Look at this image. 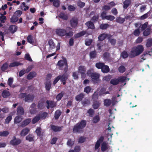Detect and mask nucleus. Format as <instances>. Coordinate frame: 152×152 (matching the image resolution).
Returning <instances> with one entry per match:
<instances>
[{
	"label": "nucleus",
	"mask_w": 152,
	"mask_h": 152,
	"mask_svg": "<svg viewBox=\"0 0 152 152\" xmlns=\"http://www.w3.org/2000/svg\"><path fill=\"white\" fill-rule=\"evenodd\" d=\"M66 29L69 30L70 31L67 32L65 29L59 28L55 29V32L57 35L61 37L65 36L67 37L72 36L73 34V32L71 31L72 28L70 27H67L66 28Z\"/></svg>",
	"instance_id": "nucleus-1"
},
{
	"label": "nucleus",
	"mask_w": 152,
	"mask_h": 152,
	"mask_svg": "<svg viewBox=\"0 0 152 152\" xmlns=\"http://www.w3.org/2000/svg\"><path fill=\"white\" fill-rule=\"evenodd\" d=\"M144 49L142 45H139L133 47L130 52V56L131 57H134L139 55L143 52Z\"/></svg>",
	"instance_id": "nucleus-2"
},
{
	"label": "nucleus",
	"mask_w": 152,
	"mask_h": 152,
	"mask_svg": "<svg viewBox=\"0 0 152 152\" xmlns=\"http://www.w3.org/2000/svg\"><path fill=\"white\" fill-rule=\"evenodd\" d=\"M86 124V121H82L80 123L76 124L74 127L73 132L76 133L80 132V129L84 128Z\"/></svg>",
	"instance_id": "nucleus-3"
},
{
	"label": "nucleus",
	"mask_w": 152,
	"mask_h": 152,
	"mask_svg": "<svg viewBox=\"0 0 152 152\" xmlns=\"http://www.w3.org/2000/svg\"><path fill=\"white\" fill-rule=\"evenodd\" d=\"M78 72L80 73L81 74V77L83 79L85 77V72L86 70V67L84 66H80L78 68Z\"/></svg>",
	"instance_id": "nucleus-4"
},
{
	"label": "nucleus",
	"mask_w": 152,
	"mask_h": 152,
	"mask_svg": "<svg viewBox=\"0 0 152 152\" xmlns=\"http://www.w3.org/2000/svg\"><path fill=\"white\" fill-rule=\"evenodd\" d=\"M57 65L60 68H62L64 65H65L66 66L65 69L67 70V69L68 65L66 60L64 58H63L62 60L59 61L58 62Z\"/></svg>",
	"instance_id": "nucleus-5"
},
{
	"label": "nucleus",
	"mask_w": 152,
	"mask_h": 152,
	"mask_svg": "<svg viewBox=\"0 0 152 152\" xmlns=\"http://www.w3.org/2000/svg\"><path fill=\"white\" fill-rule=\"evenodd\" d=\"M21 142V140L19 139L16 138L15 137H14L10 141V143L13 145H16L20 144Z\"/></svg>",
	"instance_id": "nucleus-6"
},
{
	"label": "nucleus",
	"mask_w": 152,
	"mask_h": 152,
	"mask_svg": "<svg viewBox=\"0 0 152 152\" xmlns=\"http://www.w3.org/2000/svg\"><path fill=\"white\" fill-rule=\"evenodd\" d=\"M91 77L93 82L97 83L99 81V75L96 73H93L91 74Z\"/></svg>",
	"instance_id": "nucleus-7"
},
{
	"label": "nucleus",
	"mask_w": 152,
	"mask_h": 152,
	"mask_svg": "<svg viewBox=\"0 0 152 152\" xmlns=\"http://www.w3.org/2000/svg\"><path fill=\"white\" fill-rule=\"evenodd\" d=\"M27 42L33 45L35 41L34 37L31 35H29L27 37Z\"/></svg>",
	"instance_id": "nucleus-8"
},
{
	"label": "nucleus",
	"mask_w": 152,
	"mask_h": 152,
	"mask_svg": "<svg viewBox=\"0 0 152 152\" xmlns=\"http://www.w3.org/2000/svg\"><path fill=\"white\" fill-rule=\"evenodd\" d=\"M70 22L71 26L73 28H75L77 24L78 20L76 18H73Z\"/></svg>",
	"instance_id": "nucleus-9"
},
{
	"label": "nucleus",
	"mask_w": 152,
	"mask_h": 152,
	"mask_svg": "<svg viewBox=\"0 0 152 152\" xmlns=\"http://www.w3.org/2000/svg\"><path fill=\"white\" fill-rule=\"evenodd\" d=\"M46 102L48 105L47 106V107L48 109H49L50 107L53 108L56 105V103L53 101H47Z\"/></svg>",
	"instance_id": "nucleus-10"
},
{
	"label": "nucleus",
	"mask_w": 152,
	"mask_h": 152,
	"mask_svg": "<svg viewBox=\"0 0 152 152\" xmlns=\"http://www.w3.org/2000/svg\"><path fill=\"white\" fill-rule=\"evenodd\" d=\"M103 137H101L97 140L95 145V150L98 149L100 145V144L103 141Z\"/></svg>",
	"instance_id": "nucleus-11"
},
{
	"label": "nucleus",
	"mask_w": 152,
	"mask_h": 152,
	"mask_svg": "<svg viewBox=\"0 0 152 152\" xmlns=\"http://www.w3.org/2000/svg\"><path fill=\"white\" fill-rule=\"evenodd\" d=\"M30 129L28 128H26L23 129L21 131L20 135L22 136H24L29 132Z\"/></svg>",
	"instance_id": "nucleus-12"
},
{
	"label": "nucleus",
	"mask_w": 152,
	"mask_h": 152,
	"mask_svg": "<svg viewBox=\"0 0 152 152\" xmlns=\"http://www.w3.org/2000/svg\"><path fill=\"white\" fill-rule=\"evenodd\" d=\"M34 98V96L33 95H28L26 96L25 98V102H30L32 101Z\"/></svg>",
	"instance_id": "nucleus-13"
},
{
	"label": "nucleus",
	"mask_w": 152,
	"mask_h": 152,
	"mask_svg": "<svg viewBox=\"0 0 152 152\" xmlns=\"http://www.w3.org/2000/svg\"><path fill=\"white\" fill-rule=\"evenodd\" d=\"M97 46L98 47V49L99 52H100L102 50L105 49V45H103L101 42L98 43L97 44Z\"/></svg>",
	"instance_id": "nucleus-14"
},
{
	"label": "nucleus",
	"mask_w": 152,
	"mask_h": 152,
	"mask_svg": "<svg viewBox=\"0 0 152 152\" xmlns=\"http://www.w3.org/2000/svg\"><path fill=\"white\" fill-rule=\"evenodd\" d=\"M35 106L36 105L35 104H33L30 107L29 110L30 113L31 114H34L35 113Z\"/></svg>",
	"instance_id": "nucleus-15"
},
{
	"label": "nucleus",
	"mask_w": 152,
	"mask_h": 152,
	"mask_svg": "<svg viewBox=\"0 0 152 152\" xmlns=\"http://www.w3.org/2000/svg\"><path fill=\"white\" fill-rule=\"evenodd\" d=\"M107 37V34H101L98 37L99 40L102 41L106 37Z\"/></svg>",
	"instance_id": "nucleus-16"
},
{
	"label": "nucleus",
	"mask_w": 152,
	"mask_h": 152,
	"mask_svg": "<svg viewBox=\"0 0 152 152\" xmlns=\"http://www.w3.org/2000/svg\"><path fill=\"white\" fill-rule=\"evenodd\" d=\"M36 75V73L35 72H32L29 73L27 75V78L28 80L32 79Z\"/></svg>",
	"instance_id": "nucleus-17"
},
{
	"label": "nucleus",
	"mask_w": 152,
	"mask_h": 152,
	"mask_svg": "<svg viewBox=\"0 0 152 152\" xmlns=\"http://www.w3.org/2000/svg\"><path fill=\"white\" fill-rule=\"evenodd\" d=\"M151 29L149 27H148L143 32V35L146 36L149 35L151 33Z\"/></svg>",
	"instance_id": "nucleus-18"
},
{
	"label": "nucleus",
	"mask_w": 152,
	"mask_h": 152,
	"mask_svg": "<svg viewBox=\"0 0 152 152\" xmlns=\"http://www.w3.org/2000/svg\"><path fill=\"white\" fill-rule=\"evenodd\" d=\"M48 44L49 45V50H51L55 48V45L52 40L49 41Z\"/></svg>",
	"instance_id": "nucleus-19"
},
{
	"label": "nucleus",
	"mask_w": 152,
	"mask_h": 152,
	"mask_svg": "<svg viewBox=\"0 0 152 152\" xmlns=\"http://www.w3.org/2000/svg\"><path fill=\"white\" fill-rule=\"evenodd\" d=\"M40 119V115H37L35 117L32 121V123L33 124H34L37 122Z\"/></svg>",
	"instance_id": "nucleus-20"
},
{
	"label": "nucleus",
	"mask_w": 152,
	"mask_h": 152,
	"mask_svg": "<svg viewBox=\"0 0 152 152\" xmlns=\"http://www.w3.org/2000/svg\"><path fill=\"white\" fill-rule=\"evenodd\" d=\"M24 111L23 108L21 107H19L18 108L17 113L18 115L24 114Z\"/></svg>",
	"instance_id": "nucleus-21"
},
{
	"label": "nucleus",
	"mask_w": 152,
	"mask_h": 152,
	"mask_svg": "<svg viewBox=\"0 0 152 152\" xmlns=\"http://www.w3.org/2000/svg\"><path fill=\"white\" fill-rule=\"evenodd\" d=\"M23 118L21 116H18L15 117L14 119V123L18 124L20 123L22 120Z\"/></svg>",
	"instance_id": "nucleus-22"
},
{
	"label": "nucleus",
	"mask_w": 152,
	"mask_h": 152,
	"mask_svg": "<svg viewBox=\"0 0 152 152\" xmlns=\"http://www.w3.org/2000/svg\"><path fill=\"white\" fill-rule=\"evenodd\" d=\"M61 76L60 78V80L63 83V84L64 85L66 84V80L67 79V77L65 75H63L62 76L60 75Z\"/></svg>",
	"instance_id": "nucleus-23"
},
{
	"label": "nucleus",
	"mask_w": 152,
	"mask_h": 152,
	"mask_svg": "<svg viewBox=\"0 0 152 152\" xmlns=\"http://www.w3.org/2000/svg\"><path fill=\"white\" fill-rule=\"evenodd\" d=\"M86 24L89 28L92 29L94 28V24L91 21H88L86 23Z\"/></svg>",
	"instance_id": "nucleus-24"
},
{
	"label": "nucleus",
	"mask_w": 152,
	"mask_h": 152,
	"mask_svg": "<svg viewBox=\"0 0 152 152\" xmlns=\"http://www.w3.org/2000/svg\"><path fill=\"white\" fill-rule=\"evenodd\" d=\"M34 137L32 134H29L26 137V140L29 142L33 141L34 140Z\"/></svg>",
	"instance_id": "nucleus-25"
},
{
	"label": "nucleus",
	"mask_w": 152,
	"mask_h": 152,
	"mask_svg": "<svg viewBox=\"0 0 152 152\" xmlns=\"http://www.w3.org/2000/svg\"><path fill=\"white\" fill-rule=\"evenodd\" d=\"M9 134V132L8 131H5L0 132V136L6 137Z\"/></svg>",
	"instance_id": "nucleus-26"
},
{
	"label": "nucleus",
	"mask_w": 152,
	"mask_h": 152,
	"mask_svg": "<svg viewBox=\"0 0 152 152\" xmlns=\"http://www.w3.org/2000/svg\"><path fill=\"white\" fill-rule=\"evenodd\" d=\"M101 70L103 73H107L109 71V68L108 66L104 65Z\"/></svg>",
	"instance_id": "nucleus-27"
},
{
	"label": "nucleus",
	"mask_w": 152,
	"mask_h": 152,
	"mask_svg": "<svg viewBox=\"0 0 152 152\" xmlns=\"http://www.w3.org/2000/svg\"><path fill=\"white\" fill-rule=\"evenodd\" d=\"M146 46L147 47L152 46V39L150 38L147 40Z\"/></svg>",
	"instance_id": "nucleus-28"
},
{
	"label": "nucleus",
	"mask_w": 152,
	"mask_h": 152,
	"mask_svg": "<svg viewBox=\"0 0 152 152\" xmlns=\"http://www.w3.org/2000/svg\"><path fill=\"white\" fill-rule=\"evenodd\" d=\"M31 119L28 118L25 120L22 123V125L23 126H25L28 124L31 121Z\"/></svg>",
	"instance_id": "nucleus-29"
},
{
	"label": "nucleus",
	"mask_w": 152,
	"mask_h": 152,
	"mask_svg": "<svg viewBox=\"0 0 152 152\" xmlns=\"http://www.w3.org/2000/svg\"><path fill=\"white\" fill-rule=\"evenodd\" d=\"M10 94L8 90H4L2 94V95L4 97H7L9 96Z\"/></svg>",
	"instance_id": "nucleus-30"
},
{
	"label": "nucleus",
	"mask_w": 152,
	"mask_h": 152,
	"mask_svg": "<svg viewBox=\"0 0 152 152\" xmlns=\"http://www.w3.org/2000/svg\"><path fill=\"white\" fill-rule=\"evenodd\" d=\"M100 120L99 116V115H96L93 118L92 120L93 123H96L99 122Z\"/></svg>",
	"instance_id": "nucleus-31"
},
{
	"label": "nucleus",
	"mask_w": 152,
	"mask_h": 152,
	"mask_svg": "<svg viewBox=\"0 0 152 152\" xmlns=\"http://www.w3.org/2000/svg\"><path fill=\"white\" fill-rule=\"evenodd\" d=\"M108 148L107 144L105 142H103L102 145L101 150L102 151H105Z\"/></svg>",
	"instance_id": "nucleus-32"
},
{
	"label": "nucleus",
	"mask_w": 152,
	"mask_h": 152,
	"mask_svg": "<svg viewBox=\"0 0 152 152\" xmlns=\"http://www.w3.org/2000/svg\"><path fill=\"white\" fill-rule=\"evenodd\" d=\"M116 21L118 23H122L125 21V19L124 18L118 17L116 18Z\"/></svg>",
	"instance_id": "nucleus-33"
},
{
	"label": "nucleus",
	"mask_w": 152,
	"mask_h": 152,
	"mask_svg": "<svg viewBox=\"0 0 152 152\" xmlns=\"http://www.w3.org/2000/svg\"><path fill=\"white\" fill-rule=\"evenodd\" d=\"M84 95L83 94H81L77 95L75 97V99L77 101H80L83 98Z\"/></svg>",
	"instance_id": "nucleus-34"
},
{
	"label": "nucleus",
	"mask_w": 152,
	"mask_h": 152,
	"mask_svg": "<svg viewBox=\"0 0 152 152\" xmlns=\"http://www.w3.org/2000/svg\"><path fill=\"white\" fill-rule=\"evenodd\" d=\"M77 5L80 8H83L85 5V3L81 1L80 0L78 1L77 2Z\"/></svg>",
	"instance_id": "nucleus-35"
},
{
	"label": "nucleus",
	"mask_w": 152,
	"mask_h": 152,
	"mask_svg": "<svg viewBox=\"0 0 152 152\" xmlns=\"http://www.w3.org/2000/svg\"><path fill=\"white\" fill-rule=\"evenodd\" d=\"M148 54H149V55H151L150 53V52H148V53L146 54H144L142 55L141 56V58L140 60V62H142L144 60L146 59V58L147 55Z\"/></svg>",
	"instance_id": "nucleus-36"
},
{
	"label": "nucleus",
	"mask_w": 152,
	"mask_h": 152,
	"mask_svg": "<svg viewBox=\"0 0 152 152\" xmlns=\"http://www.w3.org/2000/svg\"><path fill=\"white\" fill-rule=\"evenodd\" d=\"M22 64L19 62H14L11 63L9 65L10 67H12L14 66H18L19 65H21Z\"/></svg>",
	"instance_id": "nucleus-37"
},
{
	"label": "nucleus",
	"mask_w": 152,
	"mask_h": 152,
	"mask_svg": "<svg viewBox=\"0 0 152 152\" xmlns=\"http://www.w3.org/2000/svg\"><path fill=\"white\" fill-rule=\"evenodd\" d=\"M86 33L85 31H82L79 33L76 34L75 35V37L76 38L82 36L84 35Z\"/></svg>",
	"instance_id": "nucleus-38"
},
{
	"label": "nucleus",
	"mask_w": 152,
	"mask_h": 152,
	"mask_svg": "<svg viewBox=\"0 0 152 152\" xmlns=\"http://www.w3.org/2000/svg\"><path fill=\"white\" fill-rule=\"evenodd\" d=\"M10 29L12 33L15 32L17 29V27L15 26H11L10 27Z\"/></svg>",
	"instance_id": "nucleus-39"
},
{
	"label": "nucleus",
	"mask_w": 152,
	"mask_h": 152,
	"mask_svg": "<svg viewBox=\"0 0 152 152\" xmlns=\"http://www.w3.org/2000/svg\"><path fill=\"white\" fill-rule=\"evenodd\" d=\"M111 103V100L108 99H106L104 101V105L106 106H109Z\"/></svg>",
	"instance_id": "nucleus-40"
},
{
	"label": "nucleus",
	"mask_w": 152,
	"mask_h": 152,
	"mask_svg": "<svg viewBox=\"0 0 152 152\" xmlns=\"http://www.w3.org/2000/svg\"><path fill=\"white\" fill-rule=\"evenodd\" d=\"M51 83L49 81H48L45 84V88L47 90L49 91L50 88Z\"/></svg>",
	"instance_id": "nucleus-41"
},
{
	"label": "nucleus",
	"mask_w": 152,
	"mask_h": 152,
	"mask_svg": "<svg viewBox=\"0 0 152 152\" xmlns=\"http://www.w3.org/2000/svg\"><path fill=\"white\" fill-rule=\"evenodd\" d=\"M52 129L55 132H57L61 130V127L57 126H53L51 127Z\"/></svg>",
	"instance_id": "nucleus-42"
},
{
	"label": "nucleus",
	"mask_w": 152,
	"mask_h": 152,
	"mask_svg": "<svg viewBox=\"0 0 152 152\" xmlns=\"http://www.w3.org/2000/svg\"><path fill=\"white\" fill-rule=\"evenodd\" d=\"M119 83L118 79H113L111 80L110 83L113 85H116Z\"/></svg>",
	"instance_id": "nucleus-43"
},
{
	"label": "nucleus",
	"mask_w": 152,
	"mask_h": 152,
	"mask_svg": "<svg viewBox=\"0 0 152 152\" xmlns=\"http://www.w3.org/2000/svg\"><path fill=\"white\" fill-rule=\"evenodd\" d=\"M130 4V1L128 0H126L124 3V8H126Z\"/></svg>",
	"instance_id": "nucleus-44"
},
{
	"label": "nucleus",
	"mask_w": 152,
	"mask_h": 152,
	"mask_svg": "<svg viewBox=\"0 0 152 152\" xmlns=\"http://www.w3.org/2000/svg\"><path fill=\"white\" fill-rule=\"evenodd\" d=\"M59 16L60 18L64 20H67L68 19L67 15L63 13H61L59 15Z\"/></svg>",
	"instance_id": "nucleus-45"
},
{
	"label": "nucleus",
	"mask_w": 152,
	"mask_h": 152,
	"mask_svg": "<svg viewBox=\"0 0 152 152\" xmlns=\"http://www.w3.org/2000/svg\"><path fill=\"white\" fill-rule=\"evenodd\" d=\"M13 82V79L12 78H10L8 80V84L11 87H14L15 86L14 85H12Z\"/></svg>",
	"instance_id": "nucleus-46"
},
{
	"label": "nucleus",
	"mask_w": 152,
	"mask_h": 152,
	"mask_svg": "<svg viewBox=\"0 0 152 152\" xmlns=\"http://www.w3.org/2000/svg\"><path fill=\"white\" fill-rule=\"evenodd\" d=\"M18 17L15 16L14 15L12 17L11 19V21L12 23H15L18 21Z\"/></svg>",
	"instance_id": "nucleus-47"
},
{
	"label": "nucleus",
	"mask_w": 152,
	"mask_h": 152,
	"mask_svg": "<svg viewBox=\"0 0 152 152\" xmlns=\"http://www.w3.org/2000/svg\"><path fill=\"white\" fill-rule=\"evenodd\" d=\"M21 7V9L24 11L26 10L29 8L28 6L26 5L25 3L24 2H23L22 3Z\"/></svg>",
	"instance_id": "nucleus-48"
},
{
	"label": "nucleus",
	"mask_w": 152,
	"mask_h": 152,
	"mask_svg": "<svg viewBox=\"0 0 152 152\" xmlns=\"http://www.w3.org/2000/svg\"><path fill=\"white\" fill-rule=\"evenodd\" d=\"M115 18L114 16L113 15H107L106 17V19L107 20L112 21L114 20Z\"/></svg>",
	"instance_id": "nucleus-49"
},
{
	"label": "nucleus",
	"mask_w": 152,
	"mask_h": 152,
	"mask_svg": "<svg viewBox=\"0 0 152 152\" xmlns=\"http://www.w3.org/2000/svg\"><path fill=\"white\" fill-rule=\"evenodd\" d=\"M61 114L60 111L59 110H57L55 113L54 117L56 119H58Z\"/></svg>",
	"instance_id": "nucleus-50"
},
{
	"label": "nucleus",
	"mask_w": 152,
	"mask_h": 152,
	"mask_svg": "<svg viewBox=\"0 0 152 152\" xmlns=\"http://www.w3.org/2000/svg\"><path fill=\"white\" fill-rule=\"evenodd\" d=\"M12 119V116L11 115L8 116L6 119L4 123L6 124H8Z\"/></svg>",
	"instance_id": "nucleus-51"
},
{
	"label": "nucleus",
	"mask_w": 152,
	"mask_h": 152,
	"mask_svg": "<svg viewBox=\"0 0 152 152\" xmlns=\"http://www.w3.org/2000/svg\"><path fill=\"white\" fill-rule=\"evenodd\" d=\"M41 129L39 127L37 128L35 131V132L37 133V136H40L41 135Z\"/></svg>",
	"instance_id": "nucleus-52"
},
{
	"label": "nucleus",
	"mask_w": 152,
	"mask_h": 152,
	"mask_svg": "<svg viewBox=\"0 0 152 152\" xmlns=\"http://www.w3.org/2000/svg\"><path fill=\"white\" fill-rule=\"evenodd\" d=\"M104 65L103 63H98L96 64V66L97 68L101 69H102Z\"/></svg>",
	"instance_id": "nucleus-53"
},
{
	"label": "nucleus",
	"mask_w": 152,
	"mask_h": 152,
	"mask_svg": "<svg viewBox=\"0 0 152 152\" xmlns=\"http://www.w3.org/2000/svg\"><path fill=\"white\" fill-rule=\"evenodd\" d=\"M118 70L119 72L123 73L125 71V68L123 66H121L118 68Z\"/></svg>",
	"instance_id": "nucleus-54"
},
{
	"label": "nucleus",
	"mask_w": 152,
	"mask_h": 152,
	"mask_svg": "<svg viewBox=\"0 0 152 152\" xmlns=\"http://www.w3.org/2000/svg\"><path fill=\"white\" fill-rule=\"evenodd\" d=\"M109 26V25L107 24H102L100 25V28L101 29H104L107 28Z\"/></svg>",
	"instance_id": "nucleus-55"
},
{
	"label": "nucleus",
	"mask_w": 152,
	"mask_h": 152,
	"mask_svg": "<svg viewBox=\"0 0 152 152\" xmlns=\"http://www.w3.org/2000/svg\"><path fill=\"white\" fill-rule=\"evenodd\" d=\"M119 82L123 83L125 82L126 79V77L125 76H121L118 78Z\"/></svg>",
	"instance_id": "nucleus-56"
},
{
	"label": "nucleus",
	"mask_w": 152,
	"mask_h": 152,
	"mask_svg": "<svg viewBox=\"0 0 152 152\" xmlns=\"http://www.w3.org/2000/svg\"><path fill=\"white\" fill-rule=\"evenodd\" d=\"M38 115H40V118L42 119H44L47 117V113H42L39 114Z\"/></svg>",
	"instance_id": "nucleus-57"
},
{
	"label": "nucleus",
	"mask_w": 152,
	"mask_h": 152,
	"mask_svg": "<svg viewBox=\"0 0 152 152\" xmlns=\"http://www.w3.org/2000/svg\"><path fill=\"white\" fill-rule=\"evenodd\" d=\"M76 8V6L70 5L68 7V9L70 11L75 10Z\"/></svg>",
	"instance_id": "nucleus-58"
},
{
	"label": "nucleus",
	"mask_w": 152,
	"mask_h": 152,
	"mask_svg": "<svg viewBox=\"0 0 152 152\" xmlns=\"http://www.w3.org/2000/svg\"><path fill=\"white\" fill-rule=\"evenodd\" d=\"M25 58L29 61H32L28 53H26L25 55Z\"/></svg>",
	"instance_id": "nucleus-59"
},
{
	"label": "nucleus",
	"mask_w": 152,
	"mask_h": 152,
	"mask_svg": "<svg viewBox=\"0 0 152 152\" xmlns=\"http://www.w3.org/2000/svg\"><path fill=\"white\" fill-rule=\"evenodd\" d=\"M53 5L55 7H58L59 5V0H55L53 2Z\"/></svg>",
	"instance_id": "nucleus-60"
},
{
	"label": "nucleus",
	"mask_w": 152,
	"mask_h": 152,
	"mask_svg": "<svg viewBox=\"0 0 152 152\" xmlns=\"http://www.w3.org/2000/svg\"><path fill=\"white\" fill-rule=\"evenodd\" d=\"M91 90V87L89 86H88L85 87L84 88V92L88 94L90 92Z\"/></svg>",
	"instance_id": "nucleus-61"
},
{
	"label": "nucleus",
	"mask_w": 152,
	"mask_h": 152,
	"mask_svg": "<svg viewBox=\"0 0 152 152\" xmlns=\"http://www.w3.org/2000/svg\"><path fill=\"white\" fill-rule=\"evenodd\" d=\"M63 94L61 92L58 94L56 96V99L57 101L60 100L63 96Z\"/></svg>",
	"instance_id": "nucleus-62"
},
{
	"label": "nucleus",
	"mask_w": 152,
	"mask_h": 152,
	"mask_svg": "<svg viewBox=\"0 0 152 152\" xmlns=\"http://www.w3.org/2000/svg\"><path fill=\"white\" fill-rule=\"evenodd\" d=\"M79 73L78 72H75L73 73L72 76L74 79H77L79 75Z\"/></svg>",
	"instance_id": "nucleus-63"
},
{
	"label": "nucleus",
	"mask_w": 152,
	"mask_h": 152,
	"mask_svg": "<svg viewBox=\"0 0 152 152\" xmlns=\"http://www.w3.org/2000/svg\"><path fill=\"white\" fill-rule=\"evenodd\" d=\"M22 12L20 10H18L16 11L14 14L15 16L17 17H19L22 14Z\"/></svg>",
	"instance_id": "nucleus-64"
}]
</instances>
